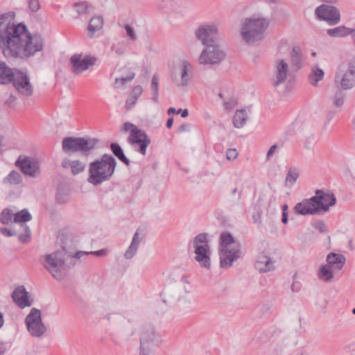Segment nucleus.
Segmentation results:
<instances>
[{"label": "nucleus", "instance_id": "1", "mask_svg": "<svg viewBox=\"0 0 355 355\" xmlns=\"http://www.w3.org/2000/svg\"><path fill=\"white\" fill-rule=\"evenodd\" d=\"M0 46L7 58H17L22 52V22L13 12H0Z\"/></svg>", "mask_w": 355, "mask_h": 355}, {"label": "nucleus", "instance_id": "2", "mask_svg": "<svg viewBox=\"0 0 355 355\" xmlns=\"http://www.w3.org/2000/svg\"><path fill=\"white\" fill-rule=\"evenodd\" d=\"M336 203V198L334 193L317 189L314 196L297 203L294 210L297 214L304 216L316 215L328 211L329 207Z\"/></svg>", "mask_w": 355, "mask_h": 355}, {"label": "nucleus", "instance_id": "3", "mask_svg": "<svg viewBox=\"0 0 355 355\" xmlns=\"http://www.w3.org/2000/svg\"><path fill=\"white\" fill-rule=\"evenodd\" d=\"M116 166V159L110 154H103L100 159L89 164L88 182L97 186L110 180L115 171Z\"/></svg>", "mask_w": 355, "mask_h": 355}, {"label": "nucleus", "instance_id": "4", "mask_svg": "<svg viewBox=\"0 0 355 355\" xmlns=\"http://www.w3.org/2000/svg\"><path fill=\"white\" fill-rule=\"evenodd\" d=\"M220 266L229 268L241 256V245L227 231L223 232L219 238Z\"/></svg>", "mask_w": 355, "mask_h": 355}, {"label": "nucleus", "instance_id": "5", "mask_svg": "<svg viewBox=\"0 0 355 355\" xmlns=\"http://www.w3.org/2000/svg\"><path fill=\"white\" fill-rule=\"evenodd\" d=\"M88 254L89 252L78 251L73 256H70L67 254L65 249L62 248L60 251H56L45 256L44 267L55 279L61 280L64 277L63 270L65 269V261L67 259H80L82 257Z\"/></svg>", "mask_w": 355, "mask_h": 355}, {"label": "nucleus", "instance_id": "6", "mask_svg": "<svg viewBox=\"0 0 355 355\" xmlns=\"http://www.w3.org/2000/svg\"><path fill=\"white\" fill-rule=\"evenodd\" d=\"M268 27V23L263 18H246L241 25V34L246 42L253 43L263 38Z\"/></svg>", "mask_w": 355, "mask_h": 355}, {"label": "nucleus", "instance_id": "7", "mask_svg": "<svg viewBox=\"0 0 355 355\" xmlns=\"http://www.w3.org/2000/svg\"><path fill=\"white\" fill-rule=\"evenodd\" d=\"M98 141L99 140L95 138L68 137L63 139L62 147L63 151L68 154L80 152L84 155H88L94 149Z\"/></svg>", "mask_w": 355, "mask_h": 355}, {"label": "nucleus", "instance_id": "8", "mask_svg": "<svg viewBox=\"0 0 355 355\" xmlns=\"http://www.w3.org/2000/svg\"><path fill=\"white\" fill-rule=\"evenodd\" d=\"M196 254L194 259L200 266L207 270L210 269L211 259L209 257V245L207 234L200 233L191 242Z\"/></svg>", "mask_w": 355, "mask_h": 355}, {"label": "nucleus", "instance_id": "9", "mask_svg": "<svg viewBox=\"0 0 355 355\" xmlns=\"http://www.w3.org/2000/svg\"><path fill=\"white\" fill-rule=\"evenodd\" d=\"M0 220L4 225H8L12 223L17 225L19 227L18 230L9 227H2L0 229V232L5 236H15L22 227V211H17L15 207L6 208L1 214Z\"/></svg>", "mask_w": 355, "mask_h": 355}, {"label": "nucleus", "instance_id": "10", "mask_svg": "<svg viewBox=\"0 0 355 355\" xmlns=\"http://www.w3.org/2000/svg\"><path fill=\"white\" fill-rule=\"evenodd\" d=\"M44 49V40L41 35L31 33L24 24V58L33 56Z\"/></svg>", "mask_w": 355, "mask_h": 355}, {"label": "nucleus", "instance_id": "11", "mask_svg": "<svg viewBox=\"0 0 355 355\" xmlns=\"http://www.w3.org/2000/svg\"><path fill=\"white\" fill-rule=\"evenodd\" d=\"M225 53L216 44L205 47L201 52L198 61L200 64L218 65L225 59Z\"/></svg>", "mask_w": 355, "mask_h": 355}, {"label": "nucleus", "instance_id": "12", "mask_svg": "<svg viewBox=\"0 0 355 355\" xmlns=\"http://www.w3.org/2000/svg\"><path fill=\"white\" fill-rule=\"evenodd\" d=\"M12 83L19 92L22 89V72L10 68L5 62H0V84Z\"/></svg>", "mask_w": 355, "mask_h": 355}, {"label": "nucleus", "instance_id": "13", "mask_svg": "<svg viewBox=\"0 0 355 355\" xmlns=\"http://www.w3.org/2000/svg\"><path fill=\"white\" fill-rule=\"evenodd\" d=\"M127 141L136 151L143 155H146L147 147L151 142L150 137L146 132L139 128L131 130Z\"/></svg>", "mask_w": 355, "mask_h": 355}, {"label": "nucleus", "instance_id": "14", "mask_svg": "<svg viewBox=\"0 0 355 355\" xmlns=\"http://www.w3.org/2000/svg\"><path fill=\"white\" fill-rule=\"evenodd\" d=\"M218 28L215 25L203 24L196 30L195 35L205 47H207L209 45L218 44Z\"/></svg>", "mask_w": 355, "mask_h": 355}, {"label": "nucleus", "instance_id": "15", "mask_svg": "<svg viewBox=\"0 0 355 355\" xmlns=\"http://www.w3.org/2000/svg\"><path fill=\"white\" fill-rule=\"evenodd\" d=\"M315 14L318 19L327 21L331 26L336 25L340 21V10L334 6L322 4L317 7Z\"/></svg>", "mask_w": 355, "mask_h": 355}, {"label": "nucleus", "instance_id": "16", "mask_svg": "<svg viewBox=\"0 0 355 355\" xmlns=\"http://www.w3.org/2000/svg\"><path fill=\"white\" fill-rule=\"evenodd\" d=\"M139 355H153L154 349L162 343L161 334H141Z\"/></svg>", "mask_w": 355, "mask_h": 355}, {"label": "nucleus", "instance_id": "17", "mask_svg": "<svg viewBox=\"0 0 355 355\" xmlns=\"http://www.w3.org/2000/svg\"><path fill=\"white\" fill-rule=\"evenodd\" d=\"M96 61V58L90 55H85L82 58L81 54H74L70 58L71 71L79 74L87 70L90 66H93Z\"/></svg>", "mask_w": 355, "mask_h": 355}, {"label": "nucleus", "instance_id": "18", "mask_svg": "<svg viewBox=\"0 0 355 355\" xmlns=\"http://www.w3.org/2000/svg\"><path fill=\"white\" fill-rule=\"evenodd\" d=\"M25 323L29 331H33L35 333H44L47 330L46 327L42 322L41 311L35 308H33L31 313L26 316Z\"/></svg>", "mask_w": 355, "mask_h": 355}, {"label": "nucleus", "instance_id": "19", "mask_svg": "<svg viewBox=\"0 0 355 355\" xmlns=\"http://www.w3.org/2000/svg\"><path fill=\"white\" fill-rule=\"evenodd\" d=\"M340 87L344 90L355 87V56L351 60L340 80Z\"/></svg>", "mask_w": 355, "mask_h": 355}, {"label": "nucleus", "instance_id": "20", "mask_svg": "<svg viewBox=\"0 0 355 355\" xmlns=\"http://www.w3.org/2000/svg\"><path fill=\"white\" fill-rule=\"evenodd\" d=\"M289 71V66L284 59L277 60L275 62V80L273 85L278 87L279 85L284 83L287 79Z\"/></svg>", "mask_w": 355, "mask_h": 355}, {"label": "nucleus", "instance_id": "21", "mask_svg": "<svg viewBox=\"0 0 355 355\" xmlns=\"http://www.w3.org/2000/svg\"><path fill=\"white\" fill-rule=\"evenodd\" d=\"M40 173L39 162L34 157L24 156V175L36 178Z\"/></svg>", "mask_w": 355, "mask_h": 355}, {"label": "nucleus", "instance_id": "22", "mask_svg": "<svg viewBox=\"0 0 355 355\" xmlns=\"http://www.w3.org/2000/svg\"><path fill=\"white\" fill-rule=\"evenodd\" d=\"M327 264L334 270H341L345 264L346 259L341 254L330 252L327 256Z\"/></svg>", "mask_w": 355, "mask_h": 355}, {"label": "nucleus", "instance_id": "23", "mask_svg": "<svg viewBox=\"0 0 355 355\" xmlns=\"http://www.w3.org/2000/svg\"><path fill=\"white\" fill-rule=\"evenodd\" d=\"M254 266L261 272H266L273 269V263L270 257L263 254L258 256Z\"/></svg>", "mask_w": 355, "mask_h": 355}, {"label": "nucleus", "instance_id": "24", "mask_svg": "<svg viewBox=\"0 0 355 355\" xmlns=\"http://www.w3.org/2000/svg\"><path fill=\"white\" fill-rule=\"evenodd\" d=\"M191 66L188 61L184 60L182 62L181 67V83H178V80L173 79V81L176 83L178 86H187L189 83V80L191 78Z\"/></svg>", "mask_w": 355, "mask_h": 355}, {"label": "nucleus", "instance_id": "25", "mask_svg": "<svg viewBox=\"0 0 355 355\" xmlns=\"http://www.w3.org/2000/svg\"><path fill=\"white\" fill-rule=\"evenodd\" d=\"M355 32V29L345 26L327 29V33L330 37H340L349 35Z\"/></svg>", "mask_w": 355, "mask_h": 355}, {"label": "nucleus", "instance_id": "26", "mask_svg": "<svg viewBox=\"0 0 355 355\" xmlns=\"http://www.w3.org/2000/svg\"><path fill=\"white\" fill-rule=\"evenodd\" d=\"M324 76L323 70L319 68L318 65H314L311 67V71L308 76L309 81L311 85L317 87L318 82L323 79Z\"/></svg>", "mask_w": 355, "mask_h": 355}, {"label": "nucleus", "instance_id": "27", "mask_svg": "<svg viewBox=\"0 0 355 355\" xmlns=\"http://www.w3.org/2000/svg\"><path fill=\"white\" fill-rule=\"evenodd\" d=\"M140 239L139 238V232L137 231L132 238V242L128 250L124 253V257L127 259H132L137 253Z\"/></svg>", "mask_w": 355, "mask_h": 355}, {"label": "nucleus", "instance_id": "28", "mask_svg": "<svg viewBox=\"0 0 355 355\" xmlns=\"http://www.w3.org/2000/svg\"><path fill=\"white\" fill-rule=\"evenodd\" d=\"M103 19L101 16H94L93 17L89 22L87 27L88 30V36L89 37H92L94 35V33L96 31L100 30L103 27Z\"/></svg>", "mask_w": 355, "mask_h": 355}, {"label": "nucleus", "instance_id": "29", "mask_svg": "<svg viewBox=\"0 0 355 355\" xmlns=\"http://www.w3.org/2000/svg\"><path fill=\"white\" fill-rule=\"evenodd\" d=\"M333 269L329 265L321 266L318 271V277L325 282H331L334 279Z\"/></svg>", "mask_w": 355, "mask_h": 355}, {"label": "nucleus", "instance_id": "30", "mask_svg": "<svg viewBox=\"0 0 355 355\" xmlns=\"http://www.w3.org/2000/svg\"><path fill=\"white\" fill-rule=\"evenodd\" d=\"M157 6L166 12H175L180 8L179 3L175 0H159Z\"/></svg>", "mask_w": 355, "mask_h": 355}, {"label": "nucleus", "instance_id": "31", "mask_svg": "<svg viewBox=\"0 0 355 355\" xmlns=\"http://www.w3.org/2000/svg\"><path fill=\"white\" fill-rule=\"evenodd\" d=\"M110 149L113 154L127 166L130 165V162L125 155L123 149L117 143H112L110 144Z\"/></svg>", "mask_w": 355, "mask_h": 355}, {"label": "nucleus", "instance_id": "32", "mask_svg": "<svg viewBox=\"0 0 355 355\" xmlns=\"http://www.w3.org/2000/svg\"><path fill=\"white\" fill-rule=\"evenodd\" d=\"M302 51L299 46H294L291 53V62L297 69L302 67Z\"/></svg>", "mask_w": 355, "mask_h": 355}, {"label": "nucleus", "instance_id": "33", "mask_svg": "<svg viewBox=\"0 0 355 355\" xmlns=\"http://www.w3.org/2000/svg\"><path fill=\"white\" fill-rule=\"evenodd\" d=\"M22 178L21 174L15 171H11L4 179L3 183L10 186L21 184Z\"/></svg>", "mask_w": 355, "mask_h": 355}, {"label": "nucleus", "instance_id": "34", "mask_svg": "<svg viewBox=\"0 0 355 355\" xmlns=\"http://www.w3.org/2000/svg\"><path fill=\"white\" fill-rule=\"evenodd\" d=\"M247 114L245 110H237L234 116L233 123L235 128H241L246 123Z\"/></svg>", "mask_w": 355, "mask_h": 355}, {"label": "nucleus", "instance_id": "35", "mask_svg": "<svg viewBox=\"0 0 355 355\" xmlns=\"http://www.w3.org/2000/svg\"><path fill=\"white\" fill-rule=\"evenodd\" d=\"M151 95L152 100L154 103H158V90H159V83H158V78L156 74H154L152 78L151 85Z\"/></svg>", "mask_w": 355, "mask_h": 355}, {"label": "nucleus", "instance_id": "36", "mask_svg": "<svg viewBox=\"0 0 355 355\" xmlns=\"http://www.w3.org/2000/svg\"><path fill=\"white\" fill-rule=\"evenodd\" d=\"M345 101V94L338 90L335 95L333 96L332 102L333 105L335 106V109L340 111L341 107H343Z\"/></svg>", "mask_w": 355, "mask_h": 355}, {"label": "nucleus", "instance_id": "37", "mask_svg": "<svg viewBox=\"0 0 355 355\" xmlns=\"http://www.w3.org/2000/svg\"><path fill=\"white\" fill-rule=\"evenodd\" d=\"M33 93V88L26 73L24 72V96H31Z\"/></svg>", "mask_w": 355, "mask_h": 355}, {"label": "nucleus", "instance_id": "38", "mask_svg": "<svg viewBox=\"0 0 355 355\" xmlns=\"http://www.w3.org/2000/svg\"><path fill=\"white\" fill-rule=\"evenodd\" d=\"M298 173L295 168H291L286 176V184L289 183L290 186H293L298 178Z\"/></svg>", "mask_w": 355, "mask_h": 355}, {"label": "nucleus", "instance_id": "39", "mask_svg": "<svg viewBox=\"0 0 355 355\" xmlns=\"http://www.w3.org/2000/svg\"><path fill=\"white\" fill-rule=\"evenodd\" d=\"M56 200L59 203H64L69 200V192L62 187H58L56 193Z\"/></svg>", "mask_w": 355, "mask_h": 355}, {"label": "nucleus", "instance_id": "40", "mask_svg": "<svg viewBox=\"0 0 355 355\" xmlns=\"http://www.w3.org/2000/svg\"><path fill=\"white\" fill-rule=\"evenodd\" d=\"M12 298L15 303L22 307V286H18L14 290Z\"/></svg>", "mask_w": 355, "mask_h": 355}, {"label": "nucleus", "instance_id": "41", "mask_svg": "<svg viewBox=\"0 0 355 355\" xmlns=\"http://www.w3.org/2000/svg\"><path fill=\"white\" fill-rule=\"evenodd\" d=\"M26 4V12L29 13L37 12L41 8V5L39 0H27Z\"/></svg>", "mask_w": 355, "mask_h": 355}, {"label": "nucleus", "instance_id": "42", "mask_svg": "<svg viewBox=\"0 0 355 355\" xmlns=\"http://www.w3.org/2000/svg\"><path fill=\"white\" fill-rule=\"evenodd\" d=\"M71 172L73 175H77L80 172L83 171L85 165L79 160H75L71 162Z\"/></svg>", "mask_w": 355, "mask_h": 355}, {"label": "nucleus", "instance_id": "43", "mask_svg": "<svg viewBox=\"0 0 355 355\" xmlns=\"http://www.w3.org/2000/svg\"><path fill=\"white\" fill-rule=\"evenodd\" d=\"M73 7L77 12L78 15L86 13L88 9V5L86 1L76 3L73 5Z\"/></svg>", "mask_w": 355, "mask_h": 355}, {"label": "nucleus", "instance_id": "44", "mask_svg": "<svg viewBox=\"0 0 355 355\" xmlns=\"http://www.w3.org/2000/svg\"><path fill=\"white\" fill-rule=\"evenodd\" d=\"M111 49L119 56L123 55L125 51V46L123 43L113 44Z\"/></svg>", "mask_w": 355, "mask_h": 355}, {"label": "nucleus", "instance_id": "45", "mask_svg": "<svg viewBox=\"0 0 355 355\" xmlns=\"http://www.w3.org/2000/svg\"><path fill=\"white\" fill-rule=\"evenodd\" d=\"M338 112H340V111L338 110L335 109V108L329 110V112H327V114L326 115V120H325V122L324 123V130L327 129L328 124L329 123L331 120L334 117V116Z\"/></svg>", "mask_w": 355, "mask_h": 355}, {"label": "nucleus", "instance_id": "46", "mask_svg": "<svg viewBox=\"0 0 355 355\" xmlns=\"http://www.w3.org/2000/svg\"><path fill=\"white\" fill-rule=\"evenodd\" d=\"M312 225L315 230H318L320 233H324L327 232V225L322 220H317L314 222Z\"/></svg>", "mask_w": 355, "mask_h": 355}, {"label": "nucleus", "instance_id": "47", "mask_svg": "<svg viewBox=\"0 0 355 355\" xmlns=\"http://www.w3.org/2000/svg\"><path fill=\"white\" fill-rule=\"evenodd\" d=\"M33 303V299L31 294L24 288V307L31 306Z\"/></svg>", "mask_w": 355, "mask_h": 355}, {"label": "nucleus", "instance_id": "48", "mask_svg": "<svg viewBox=\"0 0 355 355\" xmlns=\"http://www.w3.org/2000/svg\"><path fill=\"white\" fill-rule=\"evenodd\" d=\"M31 240V231L28 225H24V243H28Z\"/></svg>", "mask_w": 355, "mask_h": 355}, {"label": "nucleus", "instance_id": "49", "mask_svg": "<svg viewBox=\"0 0 355 355\" xmlns=\"http://www.w3.org/2000/svg\"><path fill=\"white\" fill-rule=\"evenodd\" d=\"M124 28L126 31L127 35L130 37L131 40L135 41L137 40V35L132 27H131L130 25L126 24L124 26Z\"/></svg>", "mask_w": 355, "mask_h": 355}, {"label": "nucleus", "instance_id": "50", "mask_svg": "<svg viewBox=\"0 0 355 355\" xmlns=\"http://www.w3.org/2000/svg\"><path fill=\"white\" fill-rule=\"evenodd\" d=\"M137 97L132 96V95L129 97L125 102V108L127 110H131L137 101Z\"/></svg>", "mask_w": 355, "mask_h": 355}, {"label": "nucleus", "instance_id": "51", "mask_svg": "<svg viewBox=\"0 0 355 355\" xmlns=\"http://www.w3.org/2000/svg\"><path fill=\"white\" fill-rule=\"evenodd\" d=\"M238 156V153L236 149L230 148L226 151V157L229 160H234Z\"/></svg>", "mask_w": 355, "mask_h": 355}, {"label": "nucleus", "instance_id": "52", "mask_svg": "<svg viewBox=\"0 0 355 355\" xmlns=\"http://www.w3.org/2000/svg\"><path fill=\"white\" fill-rule=\"evenodd\" d=\"M135 73L132 71H130L128 75L125 77L118 78L121 83L124 85L125 83L132 80L135 78Z\"/></svg>", "mask_w": 355, "mask_h": 355}, {"label": "nucleus", "instance_id": "53", "mask_svg": "<svg viewBox=\"0 0 355 355\" xmlns=\"http://www.w3.org/2000/svg\"><path fill=\"white\" fill-rule=\"evenodd\" d=\"M142 92V87L141 85H137L132 89L131 95L138 98L141 95Z\"/></svg>", "mask_w": 355, "mask_h": 355}, {"label": "nucleus", "instance_id": "54", "mask_svg": "<svg viewBox=\"0 0 355 355\" xmlns=\"http://www.w3.org/2000/svg\"><path fill=\"white\" fill-rule=\"evenodd\" d=\"M108 253V250L106 248H103L97 251H91L89 252V254H93L97 257H103L107 255Z\"/></svg>", "mask_w": 355, "mask_h": 355}, {"label": "nucleus", "instance_id": "55", "mask_svg": "<svg viewBox=\"0 0 355 355\" xmlns=\"http://www.w3.org/2000/svg\"><path fill=\"white\" fill-rule=\"evenodd\" d=\"M135 128H138L135 125L131 123L130 122H126L123 124V129L125 132H128L131 130H135Z\"/></svg>", "mask_w": 355, "mask_h": 355}, {"label": "nucleus", "instance_id": "56", "mask_svg": "<svg viewBox=\"0 0 355 355\" xmlns=\"http://www.w3.org/2000/svg\"><path fill=\"white\" fill-rule=\"evenodd\" d=\"M277 148H278L277 144H274L269 148V150L267 153V156H266L267 159H269L270 158V157L272 156V155L275 153V152L276 151Z\"/></svg>", "mask_w": 355, "mask_h": 355}, {"label": "nucleus", "instance_id": "57", "mask_svg": "<svg viewBox=\"0 0 355 355\" xmlns=\"http://www.w3.org/2000/svg\"><path fill=\"white\" fill-rule=\"evenodd\" d=\"M190 130V125L188 123L182 124L178 129V132H188Z\"/></svg>", "mask_w": 355, "mask_h": 355}, {"label": "nucleus", "instance_id": "58", "mask_svg": "<svg viewBox=\"0 0 355 355\" xmlns=\"http://www.w3.org/2000/svg\"><path fill=\"white\" fill-rule=\"evenodd\" d=\"M7 343L0 338V355H3L7 350Z\"/></svg>", "mask_w": 355, "mask_h": 355}, {"label": "nucleus", "instance_id": "59", "mask_svg": "<svg viewBox=\"0 0 355 355\" xmlns=\"http://www.w3.org/2000/svg\"><path fill=\"white\" fill-rule=\"evenodd\" d=\"M32 218L31 214L28 212V209H24V225L31 220Z\"/></svg>", "mask_w": 355, "mask_h": 355}, {"label": "nucleus", "instance_id": "60", "mask_svg": "<svg viewBox=\"0 0 355 355\" xmlns=\"http://www.w3.org/2000/svg\"><path fill=\"white\" fill-rule=\"evenodd\" d=\"M301 288L300 282H293L291 285V290L294 292H298Z\"/></svg>", "mask_w": 355, "mask_h": 355}, {"label": "nucleus", "instance_id": "61", "mask_svg": "<svg viewBox=\"0 0 355 355\" xmlns=\"http://www.w3.org/2000/svg\"><path fill=\"white\" fill-rule=\"evenodd\" d=\"M177 113H178V114H180H180H181V116H182V118H185V117L188 116V115H189V111H188V110H187V109H184V110H182V109H181V108H180V109H178V110H177Z\"/></svg>", "mask_w": 355, "mask_h": 355}, {"label": "nucleus", "instance_id": "62", "mask_svg": "<svg viewBox=\"0 0 355 355\" xmlns=\"http://www.w3.org/2000/svg\"><path fill=\"white\" fill-rule=\"evenodd\" d=\"M288 212L282 213V222L284 224H286L288 223Z\"/></svg>", "mask_w": 355, "mask_h": 355}, {"label": "nucleus", "instance_id": "63", "mask_svg": "<svg viewBox=\"0 0 355 355\" xmlns=\"http://www.w3.org/2000/svg\"><path fill=\"white\" fill-rule=\"evenodd\" d=\"M173 124V119L172 117L168 119L166 126L167 128H171Z\"/></svg>", "mask_w": 355, "mask_h": 355}, {"label": "nucleus", "instance_id": "64", "mask_svg": "<svg viewBox=\"0 0 355 355\" xmlns=\"http://www.w3.org/2000/svg\"><path fill=\"white\" fill-rule=\"evenodd\" d=\"M122 86H123V85L121 83V82L119 80V79L118 78H116L115 79V82H114V87L119 88V87H121Z\"/></svg>", "mask_w": 355, "mask_h": 355}]
</instances>
